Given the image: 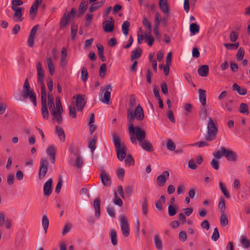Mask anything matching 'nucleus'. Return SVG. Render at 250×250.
Returning a JSON list of instances; mask_svg holds the SVG:
<instances>
[{
	"label": "nucleus",
	"mask_w": 250,
	"mask_h": 250,
	"mask_svg": "<svg viewBox=\"0 0 250 250\" xmlns=\"http://www.w3.org/2000/svg\"><path fill=\"white\" fill-rule=\"evenodd\" d=\"M38 75V82L41 84V110L42 116L44 119H47L49 117V112L46 103V87L43 82L44 74L41 62H38L37 65Z\"/></svg>",
	"instance_id": "nucleus-1"
},
{
	"label": "nucleus",
	"mask_w": 250,
	"mask_h": 250,
	"mask_svg": "<svg viewBox=\"0 0 250 250\" xmlns=\"http://www.w3.org/2000/svg\"><path fill=\"white\" fill-rule=\"evenodd\" d=\"M21 96L23 100L29 98L33 105L34 106H37V96L34 89L31 88L28 78H26L24 81Z\"/></svg>",
	"instance_id": "nucleus-2"
},
{
	"label": "nucleus",
	"mask_w": 250,
	"mask_h": 250,
	"mask_svg": "<svg viewBox=\"0 0 250 250\" xmlns=\"http://www.w3.org/2000/svg\"><path fill=\"white\" fill-rule=\"evenodd\" d=\"M213 156L217 159L224 156L228 161L234 162L237 160L238 154L231 149H227L225 147L221 146L220 149L213 153Z\"/></svg>",
	"instance_id": "nucleus-3"
},
{
	"label": "nucleus",
	"mask_w": 250,
	"mask_h": 250,
	"mask_svg": "<svg viewBox=\"0 0 250 250\" xmlns=\"http://www.w3.org/2000/svg\"><path fill=\"white\" fill-rule=\"evenodd\" d=\"M112 141L114 144L117 158L120 161H123L126 155L125 145H121V140L116 134H114Z\"/></svg>",
	"instance_id": "nucleus-4"
},
{
	"label": "nucleus",
	"mask_w": 250,
	"mask_h": 250,
	"mask_svg": "<svg viewBox=\"0 0 250 250\" xmlns=\"http://www.w3.org/2000/svg\"><path fill=\"white\" fill-rule=\"evenodd\" d=\"M135 118L137 121H141L144 119V110L142 106L139 104L134 111L133 109H127V118L129 124H133Z\"/></svg>",
	"instance_id": "nucleus-5"
},
{
	"label": "nucleus",
	"mask_w": 250,
	"mask_h": 250,
	"mask_svg": "<svg viewBox=\"0 0 250 250\" xmlns=\"http://www.w3.org/2000/svg\"><path fill=\"white\" fill-rule=\"evenodd\" d=\"M207 129V133L204 139L207 141L211 142L216 138L218 130L217 125L210 118L208 120Z\"/></svg>",
	"instance_id": "nucleus-6"
},
{
	"label": "nucleus",
	"mask_w": 250,
	"mask_h": 250,
	"mask_svg": "<svg viewBox=\"0 0 250 250\" xmlns=\"http://www.w3.org/2000/svg\"><path fill=\"white\" fill-rule=\"evenodd\" d=\"M130 136H135L137 140L142 143L146 137V131L139 126H134L133 124H128Z\"/></svg>",
	"instance_id": "nucleus-7"
},
{
	"label": "nucleus",
	"mask_w": 250,
	"mask_h": 250,
	"mask_svg": "<svg viewBox=\"0 0 250 250\" xmlns=\"http://www.w3.org/2000/svg\"><path fill=\"white\" fill-rule=\"evenodd\" d=\"M112 90V86L111 84H106L101 88V91H102L101 96L103 93L104 92V97L100 99V101L106 104H108L110 100L111 97V92Z\"/></svg>",
	"instance_id": "nucleus-8"
},
{
	"label": "nucleus",
	"mask_w": 250,
	"mask_h": 250,
	"mask_svg": "<svg viewBox=\"0 0 250 250\" xmlns=\"http://www.w3.org/2000/svg\"><path fill=\"white\" fill-rule=\"evenodd\" d=\"M48 162L45 158H41L40 162V167L39 170V178L42 180L45 177L48 169Z\"/></svg>",
	"instance_id": "nucleus-9"
},
{
	"label": "nucleus",
	"mask_w": 250,
	"mask_h": 250,
	"mask_svg": "<svg viewBox=\"0 0 250 250\" xmlns=\"http://www.w3.org/2000/svg\"><path fill=\"white\" fill-rule=\"evenodd\" d=\"M119 221L123 235L127 237L129 235L130 229L127 219L124 215H121L119 216Z\"/></svg>",
	"instance_id": "nucleus-10"
},
{
	"label": "nucleus",
	"mask_w": 250,
	"mask_h": 250,
	"mask_svg": "<svg viewBox=\"0 0 250 250\" xmlns=\"http://www.w3.org/2000/svg\"><path fill=\"white\" fill-rule=\"evenodd\" d=\"M104 31L106 33H111L114 29V20L112 17L105 20L103 23Z\"/></svg>",
	"instance_id": "nucleus-11"
},
{
	"label": "nucleus",
	"mask_w": 250,
	"mask_h": 250,
	"mask_svg": "<svg viewBox=\"0 0 250 250\" xmlns=\"http://www.w3.org/2000/svg\"><path fill=\"white\" fill-rule=\"evenodd\" d=\"M84 98V95H81L80 94H77L76 96L73 97V99L76 98V106L79 111H82L86 104V100Z\"/></svg>",
	"instance_id": "nucleus-12"
},
{
	"label": "nucleus",
	"mask_w": 250,
	"mask_h": 250,
	"mask_svg": "<svg viewBox=\"0 0 250 250\" xmlns=\"http://www.w3.org/2000/svg\"><path fill=\"white\" fill-rule=\"evenodd\" d=\"M39 28V24H37L32 27L30 32L29 36L27 40V44L30 47H33L34 45L35 37Z\"/></svg>",
	"instance_id": "nucleus-13"
},
{
	"label": "nucleus",
	"mask_w": 250,
	"mask_h": 250,
	"mask_svg": "<svg viewBox=\"0 0 250 250\" xmlns=\"http://www.w3.org/2000/svg\"><path fill=\"white\" fill-rule=\"evenodd\" d=\"M169 176V173L168 171L166 170L162 172V173L159 175L156 179L157 184L159 187L164 186L168 179Z\"/></svg>",
	"instance_id": "nucleus-14"
},
{
	"label": "nucleus",
	"mask_w": 250,
	"mask_h": 250,
	"mask_svg": "<svg viewBox=\"0 0 250 250\" xmlns=\"http://www.w3.org/2000/svg\"><path fill=\"white\" fill-rule=\"evenodd\" d=\"M53 180L51 178L49 179L44 185L43 186V193L44 195L46 196H49L52 191V185Z\"/></svg>",
	"instance_id": "nucleus-15"
},
{
	"label": "nucleus",
	"mask_w": 250,
	"mask_h": 250,
	"mask_svg": "<svg viewBox=\"0 0 250 250\" xmlns=\"http://www.w3.org/2000/svg\"><path fill=\"white\" fill-rule=\"evenodd\" d=\"M100 178L102 183L104 186H110L111 185V179L105 172H102L101 174Z\"/></svg>",
	"instance_id": "nucleus-16"
},
{
	"label": "nucleus",
	"mask_w": 250,
	"mask_h": 250,
	"mask_svg": "<svg viewBox=\"0 0 250 250\" xmlns=\"http://www.w3.org/2000/svg\"><path fill=\"white\" fill-rule=\"evenodd\" d=\"M159 7L163 13L166 15L169 14V7L167 4V0H159Z\"/></svg>",
	"instance_id": "nucleus-17"
},
{
	"label": "nucleus",
	"mask_w": 250,
	"mask_h": 250,
	"mask_svg": "<svg viewBox=\"0 0 250 250\" xmlns=\"http://www.w3.org/2000/svg\"><path fill=\"white\" fill-rule=\"evenodd\" d=\"M46 153L48 156H49L51 162L53 164L54 163L55 161L56 154V150L55 148L52 146H49L46 149Z\"/></svg>",
	"instance_id": "nucleus-18"
},
{
	"label": "nucleus",
	"mask_w": 250,
	"mask_h": 250,
	"mask_svg": "<svg viewBox=\"0 0 250 250\" xmlns=\"http://www.w3.org/2000/svg\"><path fill=\"white\" fill-rule=\"evenodd\" d=\"M93 207L95 209V216L98 218L100 216L101 203L99 198L95 199L93 202Z\"/></svg>",
	"instance_id": "nucleus-19"
},
{
	"label": "nucleus",
	"mask_w": 250,
	"mask_h": 250,
	"mask_svg": "<svg viewBox=\"0 0 250 250\" xmlns=\"http://www.w3.org/2000/svg\"><path fill=\"white\" fill-rule=\"evenodd\" d=\"M88 1L87 0H82L78 9V13L80 15L85 13L88 8Z\"/></svg>",
	"instance_id": "nucleus-20"
},
{
	"label": "nucleus",
	"mask_w": 250,
	"mask_h": 250,
	"mask_svg": "<svg viewBox=\"0 0 250 250\" xmlns=\"http://www.w3.org/2000/svg\"><path fill=\"white\" fill-rule=\"evenodd\" d=\"M71 17H62L60 22V30L66 28V26L70 23Z\"/></svg>",
	"instance_id": "nucleus-21"
},
{
	"label": "nucleus",
	"mask_w": 250,
	"mask_h": 250,
	"mask_svg": "<svg viewBox=\"0 0 250 250\" xmlns=\"http://www.w3.org/2000/svg\"><path fill=\"white\" fill-rule=\"evenodd\" d=\"M142 52V49L139 47L133 50L131 52V60L133 61L134 60L139 59L141 56Z\"/></svg>",
	"instance_id": "nucleus-22"
},
{
	"label": "nucleus",
	"mask_w": 250,
	"mask_h": 250,
	"mask_svg": "<svg viewBox=\"0 0 250 250\" xmlns=\"http://www.w3.org/2000/svg\"><path fill=\"white\" fill-rule=\"evenodd\" d=\"M104 1L102 0L100 1H97L92 3L89 8V12L90 13L97 10L100 7H102L104 4Z\"/></svg>",
	"instance_id": "nucleus-23"
},
{
	"label": "nucleus",
	"mask_w": 250,
	"mask_h": 250,
	"mask_svg": "<svg viewBox=\"0 0 250 250\" xmlns=\"http://www.w3.org/2000/svg\"><path fill=\"white\" fill-rule=\"evenodd\" d=\"M140 146L144 150L147 152H152L154 150L152 145L149 141H143Z\"/></svg>",
	"instance_id": "nucleus-24"
},
{
	"label": "nucleus",
	"mask_w": 250,
	"mask_h": 250,
	"mask_svg": "<svg viewBox=\"0 0 250 250\" xmlns=\"http://www.w3.org/2000/svg\"><path fill=\"white\" fill-rule=\"evenodd\" d=\"M209 68L208 65L204 64L201 65L198 70V74L202 77H206L208 74Z\"/></svg>",
	"instance_id": "nucleus-25"
},
{
	"label": "nucleus",
	"mask_w": 250,
	"mask_h": 250,
	"mask_svg": "<svg viewBox=\"0 0 250 250\" xmlns=\"http://www.w3.org/2000/svg\"><path fill=\"white\" fill-rule=\"evenodd\" d=\"M199 98L201 104L204 106L206 104V91L202 89H198Z\"/></svg>",
	"instance_id": "nucleus-26"
},
{
	"label": "nucleus",
	"mask_w": 250,
	"mask_h": 250,
	"mask_svg": "<svg viewBox=\"0 0 250 250\" xmlns=\"http://www.w3.org/2000/svg\"><path fill=\"white\" fill-rule=\"evenodd\" d=\"M55 130L60 141L62 142H64L65 136L63 129L59 126H56Z\"/></svg>",
	"instance_id": "nucleus-27"
},
{
	"label": "nucleus",
	"mask_w": 250,
	"mask_h": 250,
	"mask_svg": "<svg viewBox=\"0 0 250 250\" xmlns=\"http://www.w3.org/2000/svg\"><path fill=\"white\" fill-rule=\"evenodd\" d=\"M147 202L148 201L147 198L146 197H144L142 204V210L143 215H144L146 218H147L148 214Z\"/></svg>",
	"instance_id": "nucleus-28"
},
{
	"label": "nucleus",
	"mask_w": 250,
	"mask_h": 250,
	"mask_svg": "<svg viewBox=\"0 0 250 250\" xmlns=\"http://www.w3.org/2000/svg\"><path fill=\"white\" fill-rule=\"evenodd\" d=\"M232 90L233 91H237L239 94L241 95H245L247 93V91L246 88H241L236 83H234L232 85Z\"/></svg>",
	"instance_id": "nucleus-29"
},
{
	"label": "nucleus",
	"mask_w": 250,
	"mask_h": 250,
	"mask_svg": "<svg viewBox=\"0 0 250 250\" xmlns=\"http://www.w3.org/2000/svg\"><path fill=\"white\" fill-rule=\"evenodd\" d=\"M42 0H35L30 9V14L31 15H36L37 13V8L40 4H41Z\"/></svg>",
	"instance_id": "nucleus-30"
},
{
	"label": "nucleus",
	"mask_w": 250,
	"mask_h": 250,
	"mask_svg": "<svg viewBox=\"0 0 250 250\" xmlns=\"http://www.w3.org/2000/svg\"><path fill=\"white\" fill-rule=\"evenodd\" d=\"M166 202V197L164 195H162L158 201L155 202V207L159 211L163 210L162 204Z\"/></svg>",
	"instance_id": "nucleus-31"
},
{
	"label": "nucleus",
	"mask_w": 250,
	"mask_h": 250,
	"mask_svg": "<svg viewBox=\"0 0 250 250\" xmlns=\"http://www.w3.org/2000/svg\"><path fill=\"white\" fill-rule=\"evenodd\" d=\"M154 241L156 248L158 250H162V242L159 234H156L155 235Z\"/></svg>",
	"instance_id": "nucleus-32"
},
{
	"label": "nucleus",
	"mask_w": 250,
	"mask_h": 250,
	"mask_svg": "<svg viewBox=\"0 0 250 250\" xmlns=\"http://www.w3.org/2000/svg\"><path fill=\"white\" fill-rule=\"evenodd\" d=\"M109 236L113 245L116 246L117 245L118 241L117 239V236L116 230L114 229L111 230Z\"/></svg>",
	"instance_id": "nucleus-33"
},
{
	"label": "nucleus",
	"mask_w": 250,
	"mask_h": 250,
	"mask_svg": "<svg viewBox=\"0 0 250 250\" xmlns=\"http://www.w3.org/2000/svg\"><path fill=\"white\" fill-rule=\"evenodd\" d=\"M229 221L228 219L227 215L226 213H223L221 214L220 217V224L221 226L224 227L228 225Z\"/></svg>",
	"instance_id": "nucleus-34"
},
{
	"label": "nucleus",
	"mask_w": 250,
	"mask_h": 250,
	"mask_svg": "<svg viewBox=\"0 0 250 250\" xmlns=\"http://www.w3.org/2000/svg\"><path fill=\"white\" fill-rule=\"evenodd\" d=\"M130 26V23L127 21H125L122 25V29L123 33L125 36H127L128 34V30Z\"/></svg>",
	"instance_id": "nucleus-35"
},
{
	"label": "nucleus",
	"mask_w": 250,
	"mask_h": 250,
	"mask_svg": "<svg viewBox=\"0 0 250 250\" xmlns=\"http://www.w3.org/2000/svg\"><path fill=\"white\" fill-rule=\"evenodd\" d=\"M218 208L221 213H225V202L223 197L219 199Z\"/></svg>",
	"instance_id": "nucleus-36"
},
{
	"label": "nucleus",
	"mask_w": 250,
	"mask_h": 250,
	"mask_svg": "<svg viewBox=\"0 0 250 250\" xmlns=\"http://www.w3.org/2000/svg\"><path fill=\"white\" fill-rule=\"evenodd\" d=\"M49 219L47 216L46 215H44L42 216V227L43 228L44 230L45 231V232L46 233L47 230V229L48 228L49 226Z\"/></svg>",
	"instance_id": "nucleus-37"
},
{
	"label": "nucleus",
	"mask_w": 250,
	"mask_h": 250,
	"mask_svg": "<svg viewBox=\"0 0 250 250\" xmlns=\"http://www.w3.org/2000/svg\"><path fill=\"white\" fill-rule=\"evenodd\" d=\"M208 115V112L207 109L205 107H201L199 112V117L200 119L202 120H206Z\"/></svg>",
	"instance_id": "nucleus-38"
},
{
	"label": "nucleus",
	"mask_w": 250,
	"mask_h": 250,
	"mask_svg": "<svg viewBox=\"0 0 250 250\" xmlns=\"http://www.w3.org/2000/svg\"><path fill=\"white\" fill-rule=\"evenodd\" d=\"M239 111L242 114L248 115L249 111L248 110V106L245 103H241L240 105Z\"/></svg>",
	"instance_id": "nucleus-39"
},
{
	"label": "nucleus",
	"mask_w": 250,
	"mask_h": 250,
	"mask_svg": "<svg viewBox=\"0 0 250 250\" xmlns=\"http://www.w3.org/2000/svg\"><path fill=\"white\" fill-rule=\"evenodd\" d=\"M219 188H220L221 191L223 193L224 196L227 198H230L229 194V192H228L227 188L225 187V186L221 182H219Z\"/></svg>",
	"instance_id": "nucleus-40"
},
{
	"label": "nucleus",
	"mask_w": 250,
	"mask_h": 250,
	"mask_svg": "<svg viewBox=\"0 0 250 250\" xmlns=\"http://www.w3.org/2000/svg\"><path fill=\"white\" fill-rule=\"evenodd\" d=\"M48 105L49 108L55 107L54 97L52 93L49 92L48 94Z\"/></svg>",
	"instance_id": "nucleus-41"
},
{
	"label": "nucleus",
	"mask_w": 250,
	"mask_h": 250,
	"mask_svg": "<svg viewBox=\"0 0 250 250\" xmlns=\"http://www.w3.org/2000/svg\"><path fill=\"white\" fill-rule=\"evenodd\" d=\"M177 208L176 206L169 205L168 206V213L169 216H173L177 213Z\"/></svg>",
	"instance_id": "nucleus-42"
},
{
	"label": "nucleus",
	"mask_w": 250,
	"mask_h": 250,
	"mask_svg": "<svg viewBox=\"0 0 250 250\" xmlns=\"http://www.w3.org/2000/svg\"><path fill=\"white\" fill-rule=\"evenodd\" d=\"M190 31L193 35L198 33L199 32V26L196 23H191L190 25Z\"/></svg>",
	"instance_id": "nucleus-43"
},
{
	"label": "nucleus",
	"mask_w": 250,
	"mask_h": 250,
	"mask_svg": "<svg viewBox=\"0 0 250 250\" xmlns=\"http://www.w3.org/2000/svg\"><path fill=\"white\" fill-rule=\"evenodd\" d=\"M240 242L244 248L248 249L250 247V241L246 237L243 236L241 239Z\"/></svg>",
	"instance_id": "nucleus-44"
},
{
	"label": "nucleus",
	"mask_w": 250,
	"mask_h": 250,
	"mask_svg": "<svg viewBox=\"0 0 250 250\" xmlns=\"http://www.w3.org/2000/svg\"><path fill=\"white\" fill-rule=\"evenodd\" d=\"M166 145L167 148L168 150L170 151H173L175 150L176 148V146L175 144L174 143L173 141L170 139L167 140Z\"/></svg>",
	"instance_id": "nucleus-45"
},
{
	"label": "nucleus",
	"mask_w": 250,
	"mask_h": 250,
	"mask_svg": "<svg viewBox=\"0 0 250 250\" xmlns=\"http://www.w3.org/2000/svg\"><path fill=\"white\" fill-rule=\"evenodd\" d=\"M136 104V100L134 95L132 94L130 96L129 101L128 104L129 107L128 109H133L134 106Z\"/></svg>",
	"instance_id": "nucleus-46"
},
{
	"label": "nucleus",
	"mask_w": 250,
	"mask_h": 250,
	"mask_svg": "<svg viewBox=\"0 0 250 250\" xmlns=\"http://www.w3.org/2000/svg\"><path fill=\"white\" fill-rule=\"evenodd\" d=\"M245 54L244 49L240 47L236 54V59L238 61H240L243 60Z\"/></svg>",
	"instance_id": "nucleus-47"
},
{
	"label": "nucleus",
	"mask_w": 250,
	"mask_h": 250,
	"mask_svg": "<svg viewBox=\"0 0 250 250\" xmlns=\"http://www.w3.org/2000/svg\"><path fill=\"white\" fill-rule=\"evenodd\" d=\"M125 164L128 166H133L134 165V159L131 155L129 154L127 155L125 160Z\"/></svg>",
	"instance_id": "nucleus-48"
},
{
	"label": "nucleus",
	"mask_w": 250,
	"mask_h": 250,
	"mask_svg": "<svg viewBox=\"0 0 250 250\" xmlns=\"http://www.w3.org/2000/svg\"><path fill=\"white\" fill-rule=\"evenodd\" d=\"M106 71V66L105 63H103L100 68L99 75L102 78H104L105 77V73Z\"/></svg>",
	"instance_id": "nucleus-49"
},
{
	"label": "nucleus",
	"mask_w": 250,
	"mask_h": 250,
	"mask_svg": "<svg viewBox=\"0 0 250 250\" xmlns=\"http://www.w3.org/2000/svg\"><path fill=\"white\" fill-rule=\"evenodd\" d=\"M88 78V72L84 67L82 69L81 79L83 82H85Z\"/></svg>",
	"instance_id": "nucleus-50"
},
{
	"label": "nucleus",
	"mask_w": 250,
	"mask_h": 250,
	"mask_svg": "<svg viewBox=\"0 0 250 250\" xmlns=\"http://www.w3.org/2000/svg\"><path fill=\"white\" fill-rule=\"evenodd\" d=\"M96 140H97L96 136H95L94 137L93 140L91 142H90L88 144V147L89 149H91V151L92 153H93V151L96 149V146L95 145V143H96Z\"/></svg>",
	"instance_id": "nucleus-51"
},
{
	"label": "nucleus",
	"mask_w": 250,
	"mask_h": 250,
	"mask_svg": "<svg viewBox=\"0 0 250 250\" xmlns=\"http://www.w3.org/2000/svg\"><path fill=\"white\" fill-rule=\"evenodd\" d=\"M56 108L55 109L58 111V112H63L62 106L59 97H57L56 98Z\"/></svg>",
	"instance_id": "nucleus-52"
},
{
	"label": "nucleus",
	"mask_w": 250,
	"mask_h": 250,
	"mask_svg": "<svg viewBox=\"0 0 250 250\" xmlns=\"http://www.w3.org/2000/svg\"><path fill=\"white\" fill-rule=\"evenodd\" d=\"M62 182L63 181L62 178L61 176H60L58 179V184L55 188V191L56 193H59L60 192L61 189L62 185Z\"/></svg>",
	"instance_id": "nucleus-53"
},
{
	"label": "nucleus",
	"mask_w": 250,
	"mask_h": 250,
	"mask_svg": "<svg viewBox=\"0 0 250 250\" xmlns=\"http://www.w3.org/2000/svg\"><path fill=\"white\" fill-rule=\"evenodd\" d=\"M145 38H146V40H145L146 42L149 46H152L154 42V39L151 35L148 36L146 33H145Z\"/></svg>",
	"instance_id": "nucleus-54"
},
{
	"label": "nucleus",
	"mask_w": 250,
	"mask_h": 250,
	"mask_svg": "<svg viewBox=\"0 0 250 250\" xmlns=\"http://www.w3.org/2000/svg\"><path fill=\"white\" fill-rule=\"evenodd\" d=\"M143 23L144 26H145L146 28H147L149 30V33L150 34L151 32L152 29H151V24L150 22L148 21V20L146 18H145L143 21Z\"/></svg>",
	"instance_id": "nucleus-55"
},
{
	"label": "nucleus",
	"mask_w": 250,
	"mask_h": 250,
	"mask_svg": "<svg viewBox=\"0 0 250 250\" xmlns=\"http://www.w3.org/2000/svg\"><path fill=\"white\" fill-rule=\"evenodd\" d=\"M219 238V233L217 228L214 229L213 234L211 236V239L214 241H216Z\"/></svg>",
	"instance_id": "nucleus-56"
},
{
	"label": "nucleus",
	"mask_w": 250,
	"mask_h": 250,
	"mask_svg": "<svg viewBox=\"0 0 250 250\" xmlns=\"http://www.w3.org/2000/svg\"><path fill=\"white\" fill-rule=\"evenodd\" d=\"M113 202L115 205H117L119 207L122 206L123 204L122 200L117 196L116 193L114 194Z\"/></svg>",
	"instance_id": "nucleus-57"
},
{
	"label": "nucleus",
	"mask_w": 250,
	"mask_h": 250,
	"mask_svg": "<svg viewBox=\"0 0 250 250\" xmlns=\"http://www.w3.org/2000/svg\"><path fill=\"white\" fill-rule=\"evenodd\" d=\"M83 161L81 157H78L76 160L75 164L78 169H81L83 165Z\"/></svg>",
	"instance_id": "nucleus-58"
},
{
	"label": "nucleus",
	"mask_w": 250,
	"mask_h": 250,
	"mask_svg": "<svg viewBox=\"0 0 250 250\" xmlns=\"http://www.w3.org/2000/svg\"><path fill=\"white\" fill-rule=\"evenodd\" d=\"M238 38V34L235 31H231L230 34V40L231 42H235Z\"/></svg>",
	"instance_id": "nucleus-59"
},
{
	"label": "nucleus",
	"mask_w": 250,
	"mask_h": 250,
	"mask_svg": "<svg viewBox=\"0 0 250 250\" xmlns=\"http://www.w3.org/2000/svg\"><path fill=\"white\" fill-rule=\"evenodd\" d=\"M71 229V225L70 223L66 224L63 227V229L62 231V234L63 235H65L70 231Z\"/></svg>",
	"instance_id": "nucleus-60"
},
{
	"label": "nucleus",
	"mask_w": 250,
	"mask_h": 250,
	"mask_svg": "<svg viewBox=\"0 0 250 250\" xmlns=\"http://www.w3.org/2000/svg\"><path fill=\"white\" fill-rule=\"evenodd\" d=\"M69 115L74 118L77 117L76 111L74 106L70 105L69 107Z\"/></svg>",
	"instance_id": "nucleus-61"
},
{
	"label": "nucleus",
	"mask_w": 250,
	"mask_h": 250,
	"mask_svg": "<svg viewBox=\"0 0 250 250\" xmlns=\"http://www.w3.org/2000/svg\"><path fill=\"white\" fill-rule=\"evenodd\" d=\"M210 165L214 169H215V170L219 169V162L217 160L212 159L210 162Z\"/></svg>",
	"instance_id": "nucleus-62"
},
{
	"label": "nucleus",
	"mask_w": 250,
	"mask_h": 250,
	"mask_svg": "<svg viewBox=\"0 0 250 250\" xmlns=\"http://www.w3.org/2000/svg\"><path fill=\"white\" fill-rule=\"evenodd\" d=\"M106 211L109 216L112 218H114L115 214L114 209L113 207H106Z\"/></svg>",
	"instance_id": "nucleus-63"
},
{
	"label": "nucleus",
	"mask_w": 250,
	"mask_h": 250,
	"mask_svg": "<svg viewBox=\"0 0 250 250\" xmlns=\"http://www.w3.org/2000/svg\"><path fill=\"white\" fill-rule=\"evenodd\" d=\"M125 170L123 168H119L117 171V175L119 179H123L125 176Z\"/></svg>",
	"instance_id": "nucleus-64"
}]
</instances>
